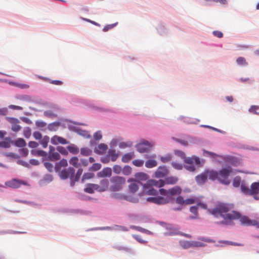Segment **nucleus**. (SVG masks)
<instances>
[{"instance_id": "obj_1", "label": "nucleus", "mask_w": 259, "mask_h": 259, "mask_svg": "<svg viewBox=\"0 0 259 259\" xmlns=\"http://www.w3.org/2000/svg\"><path fill=\"white\" fill-rule=\"evenodd\" d=\"M233 205L223 204L218 207L208 210V211L216 217H222L224 221L220 222L223 225H231L232 221L235 220H239L241 224L245 226H258V222L255 220L250 219L247 216H241V214L236 211L232 210Z\"/></svg>"}, {"instance_id": "obj_2", "label": "nucleus", "mask_w": 259, "mask_h": 259, "mask_svg": "<svg viewBox=\"0 0 259 259\" xmlns=\"http://www.w3.org/2000/svg\"><path fill=\"white\" fill-rule=\"evenodd\" d=\"M178 181V178L177 177L170 176L166 177L164 180H159L156 181L155 180H149L147 181L146 184L143 186L144 189L148 188V187L156 186L158 188H161L164 186L165 184L174 185ZM145 191V190H144Z\"/></svg>"}, {"instance_id": "obj_3", "label": "nucleus", "mask_w": 259, "mask_h": 259, "mask_svg": "<svg viewBox=\"0 0 259 259\" xmlns=\"http://www.w3.org/2000/svg\"><path fill=\"white\" fill-rule=\"evenodd\" d=\"M232 173L233 169L231 166L223 168L219 171L218 181L223 184L228 185L231 182L229 177Z\"/></svg>"}, {"instance_id": "obj_4", "label": "nucleus", "mask_w": 259, "mask_h": 259, "mask_svg": "<svg viewBox=\"0 0 259 259\" xmlns=\"http://www.w3.org/2000/svg\"><path fill=\"white\" fill-rule=\"evenodd\" d=\"M148 202L158 205H164L173 201L172 197H164L162 196L150 197L146 199Z\"/></svg>"}, {"instance_id": "obj_5", "label": "nucleus", "mask_w": 259, "mask_h": 259, "mask_svg": "<svg viewBox=\"0 0 259 259\" xmlns=\"http://www.w3.org/2000/svg\"><path fill=\"white\" fill-rule=\"evenodd\" d=\"M112 183L111 189L113 191H118L121 189L123 185L125 183L124 178L119 176L113 177L111 179Z\"/></svg>"}, {"instance_id": "obj_6", "label": "nucleus", "mask_w": 259, "mask_h": 259, "mask_svg": "<svg viewBox=\"0 0 259 259\" xmlns=\"http://www.w3.org/2000/svg\"><path fill=\"white\" fill-rule=\"evenodd\" d=\"M182 189L179 186H176L168 190H165L164 189H160L159 193L161 195L167 196L168 197V195L175 196L177 195H180L182 192Z\"/></svg>"}, {"instance_id": "obj_7", "label": "nucleus", "mask_w": 259, "mask_h": 259, "mask_svg": "<svg viewBox=\"0 0 259 259\" xmlns=\"http://www.w3.org/2000/svg\"><path fill=\"white\" fill-rule=\"evenodd\" d=\"M75 169L72 167H69L68 169H64L59 173V176L61 179L65 180L70 178L71 180V186H73L74 174Z\"/></svg>"}, {"instance_id": "obj_8", "label": "nucleus", "mask_w": 259, "mask_h": 259, "mask_svg": "<svg viewBox=\"0 0 259 259\" xmlns=\"http://www.w3.org/2000/svg\"><path fill=\"white\" fill-rule=\"evenodd\" d=\"M161 225L167 230L164 233L165 235H174L180 234L179 228L171 224L162 223Z\"/></svg>"}, {"instance_id": "obj_9", "label": "nucleus", "mask_w": 259, "mask_h": 259, "mask_svg": "<svg viewBox=\"0 0 259 259\" xmlns=\"http://www.w3.org/2000/svg\"><path fill=\"white\" fill-rule=\"evenodd\" d=\"M5 185L7 187L12 188H18L22 185L25 186L28 185L26 181L16 179H13L6 182Z\"/></svg>"}, {"instance_id": "obj_10", "label": "nucleus", "mask_w": 259, "mask_h": 259, "mask_svg": "<svg viewBox=\"0 0 259 259\" xmlns=\"http://www.w3.org/2000/svg\"><path fill=\"white\" fill-rule=\"evenodd\" d=\"M152 145L147 141H144L137 145V150L140 153H145L149 152Z\"/></svg>"}, {"instance_id": "obj_11", "label": "nucleus", "mask_w": 259, "mask_h": 259, "mask_svg": "<svg viewBox=\"0 0 259 259\" xmlns=\"http://www.w3.org/2000/svg\"><path fill=\"white\" fill-rule=\"evenodd\" d=\"M168 174V170L165 166H159L155 172V177L157 178H163Z\"/></svg>"}, {"instance_id": "obj_12", "label": "nucleus", "mask_w": 259, "mask_h": 259, "mask_svg": "<svg viewBox=\"0 0 259 259\" xmlns=\"http://www.w3.org/2000/svg\"><path fill=\"white\" fill-rule=\"evenodd\" d=\"M127 182L128 183H131L128 186L129 191L131 193H135L137 192L139 189V183L136 182V180L134 178H130L128 179Z\"/></svg>"}, {"instance_id": "obj_13", "label": "nucleus", "mask_w": 259, "mask_h": 259, "mask_svg": "<svg viewBox=\"0 0 259 259\" xmlns=\"http://www.w3.org/2000/svg\"><path fill=\"white\" fill-rule=\"evenodd\" d=\"M51 142L53 145H57L58 144H66L68 143V142L65 139L58 136H53L51 139Z\"/></svg>"}, {"instance_id": "obj_14", "label": "nucleus", "mask_w": 259, "mask_h": 259, "mask_svg": "<svg viewBox=\"0 0 259 259\" xmlns=\"http://www.w3.org/2000/svg\"><path fill=\"white\" fill-rule=\"evenodd\" d=\"M149 178V176L147 174L142 172H139L135 174V180H136V182L139 183H141L142 181H146Z\"/></svg>"}, {"instance_id": "obj_15", "label": "nucleus", "mask_w": 259, "mask_h": 259, "mask_svg": "<svg viewBox=\"0 0 259 259\" xmlns=\"http://www.w3.org/2000/svg\"><path fill=\"white\" fill-rule=\"evenodd\" d=\"M185 200L184 197L182 196H178L175 199V202L177 204L180 205V206L178 207H174L172 208V210L174 211H179L182 210V206L185 205Z\"/></svg>"}, {"instance_id": "obj_16", "label": "nucleus", "mask_w": 259, "mask_h": 259, "mask_svg": "<svg viewBox=\"0 0 259 259\" xmlns=\"http://www.w3.org/2000/svg\"><path fill=\"white\" fill-rule=\"evenodd\" d=\"M112 175V169L110 167L104 168L101 171L97 174L98 177L105 178L110 177Z\"/></svg>"}, {"instance_id": "obj_17", "label": "nucleus", "mask_w": 259, "mask_h": 259, "mask_svg": "<svg viewBox=\"0 0 259 259\" xmlns=\"http://www.w3.org/2000/svg\"><path fill=\"white\" fill-rule=\"evenodd\" d=\"M207 176L206 172L197 176L196 177V181L197 183L199 185H202L205 183L207 180Z\"/></svg>"}, {"instance_id": "obj_18", "label": "nucleus", "mask_w": 259, "mask_h": 259, "mask_svg": "<svg viewBox=\"0 0 259 259\" xmlns=\"http://www.w3.org/2000/svg\"><path fill=\"white\" fill-rule=\"evenodd\" d=\"M206 174L209 179L211 180H218L219 172L214 170H207Z\"/></svg>"}, {"instance_id": "obj_19", "label": "nucleus", "mask_w": 259, "mask_h": 259, "mask_svg": "<svg viewBox=\"0 0 259 259\" xmlns=\"http://www.w3.org/2000/svg\"><path fill=\"white\" fill-rule=\"evenodd\" d=\"M251 195H253L259 192V182L253 183L250 186Z\"/></svg>"}, {"instance_id": "obj_20", "label": "nucleus", "mask_w": 259, "mask_h": 259, "mask_svg": "<svg viewBox=\"0 0 259 259\" xmlns=\"http://www.w3.org/2000/svg\"><path fill=\"white\" fill-rule=\"evenodd\" d=\"M135 157L134 152H130L125 154L122 157V161L124 162H128L132 159Z\"/></svg>"}, {"instance_id": "obj_21", "label": "nucleus", "mask_w": 259, "mask_h": 259, "mask_svg": "<svg viewBox=\"0 0 259 259\" xmlns=\"http://www.w3.org/2000/svg\"><path fill=\"white\" fill-rule=\"evenodd\" d=\"M67 165V160L65 159H62L56 164L55 169L56 171H58L61 167H66Z\"/></svg>"}, {"instance_id": "obj_22", "label": "nucleus", "mask_w": 259, "mask_h": 259, "mask_svg": "<svg viewBox=\"0 0 259 259\" xmlns=\"http://www.w3.org/2000/svg\"><path fill=\"white\" fill-rule=\"evenodd\" d=\"M100 187L102 189L101 191L104 192L106 191L108 188L109 181L107 179H103L100 181Z\"/></svg>"}, {"instance_id": "obj_23", "label": "nucleus", "mask_w": 259, "mask_h": 259, "mask_svg": "<svg viewBox=\"0 0 259 259\" xmlns=\"http://www.w3.org/2000/svg\"><path fill=\"white\" fill-rule=\"evenodd\" d=\"M11 139L7 138L4 141L0 142V147L5 148H9L11 146Z\"/></svg>"}, {"instance_id": "obj_24", "label": "nucleus", "mask_w": 259, "mask_h": 259, "mask_svg": "<svg viewBox=\"0 0 259 259\" xmlns=\"http://www.w3.org/2000/svg\"><path fill=\"white\" fill-rule=\"evenodd\" d=\"M69 163L71 165L77 168L80 165V164L79 163V159L76 156L72 157L69 160Z\"/></svg>"}, {"instance_id": "obj_25", "label": "nucleus", "mask_w": 259, "mask_h": 259, "mask_svg": "<svg viewBox=\"0 0 259 259\" xmlns=\"http://www.w3.org/2000/svg\"><path fill=\"white\" fill-rule=\"evenodd\" d=\"M157 163L156 160L153 159H149L145 162V166L147 168H152L156 166Z\"/></svg>"}, {"instance_id": "obj_26", "label": "nucleus", "mask_w": 259, "mask_h": 259, "mask_svg": "<svg viewBox=\"0 0 259 259\" xmlns=\"http://www.w3.org/2000/svg\"><path fill=\"white\" fill-rule=\"evenodd\" d=\"M180 245L184 249H187L192 247V241H180Z\"/></svg>"}, {"instance_id": "obj_27", "label": "nucleus", "mask_w": 259, "mask_h": 259, "mask_svg": "<svg viewBox=\"0 0 259 259\" xmlns=\"http://www.w3.org/2000/svg\"><path fill=\"white\" fill-rule=\"evenodd\" d=\"M241 190L245 195H251V189L248 186L242 184L241 185Z\"/></svg>"}, {"instance_id": "obj_28", "label": "nucleus", "mask_w": 259, "mask_h": 259, "mask_svg": "<svg viewBox=\"0 0 259 259\" xmlns=\"http://www.w3.org/2000/svg\"><path fill=\"white\" fill-rule=\"evenodd\" d=\"M197 206H192L190 208V211L191 213L194 214V216H191L190 218L192 219L198 218Z\"/></svg>"}, {"instance_id": "obj_29", "label": "nucleus", "mask_w": 259, "mask_h": 259, "mask_svg": "<svg viewBox=\"0 0 259 259\" xmlns=\"http://www.w3.org/2000/svg\"><path fill=\"white\" fill-rule=\"evenodd\" d=\"M15 145L18 147H23L26 146V143L23 139L19 138L15 141Z\"/></svg>"}, {"instance_id": "obj_30", "label": "nucleus", "mask_w": 259, "mask_h": 259, "mask_svg": "<svg viewBox=\"0 0 259 259\" xmlns=\"http://www.w3.org/2000/svg\"><path fill=\"white\" fill-rule=\"evenodd\" d=\"M108 149V146L105 144H100L97 147L99 153H103Z\"/></svg>"}, {"instance_id": "obj_31", "label": "nucleus", "mask_w": 259, "mask_h": 259, "mask_svg": "<svg viewBox=\"0 0 259 259\" xmlns=\"http://www.w3.org/2000/svg\"><path fill=\"white\" fill-rule=\"evenodd\" d=\"M92 150L88 148H83L80 149V154L85 156H88L92 154Z\"/></svg>"}, {"instance_id": "obj_32", "label": "nucleus", "mask_w": 259, "mask_h": 259, "mask_svg": "<svg viewBox=\"0 0 259 259\" xmlns=\"http://www.w3.org/2000/svg\"><path fill=\"white\" fill-rule=\"evenodd\" d=\"M50 138L48 136H45L40 141V144L42 145L43 148H45L48 146V144L49 142Z\"/></svg>"}, {"instance_id": "obj_33", "label": "nucleus", "mask_w": 259, "mask_h": 259, "mask_svg": "<svg viewBox=\"0 0 259 259\" xmlns=\"http://www.w3.org/2000/svg\"><path fill=\"white\" fill-rule=\"evenodd\" d=\"M172 159V157L171 155L170 154H166L164 156H162L160 157V160L163 163H166L168 162Z\"/></svg>"}, {"instance_id": "obj_34", "label": "nucleus", "mask_w": 259, "mask_h": 259, "mask_svg": "<svg viewBox=\"0 0 259 259\" xmlns=\"http://www.w3.org/2000/svg\"><path fill=\"white\" fill-rule=\"evenodd\" d=\"M92 185L93 184H87L86 187L84 189V191L90 194L93 193L94 192V188H93V186Z\"/></svg>"}, {"instance_id": "obj_35", "label": "nucleus", "mask_w": 259, "mask_h": 259, "mask_svg": "<svg viewBox=\"0 0 259 259\" xmlns=\"http://www.w3.org/2000/svg\"><path fill=\"white\" fill-rule=\"evenodd\" d=\"M94 176H95L94 174L92 172L84 173L82 176L81 181H82V182H83L84 181H85L86 180H89V179L94 178Z\"/></svg>"}, {"instance_id": "obj_36", "label": "nucleus", "mask_w": 259, "mask_h": 259, "mask_svg": "<svg viewBox=\"0 0 259 259\" xmlns=\"http://www.w3.org/2000/svg\"><path fill=\"white\" fill-rule=\"evenodd\" d=\"M67 148L70 153L73 154H77L79 151L78 149L74 146H68Z\"/></svg>"}, {"instance_id": "obj_37", "label": "nucleus", "mask_w": 259, "mask_h": 259, "mask_svg": "<svg viewBox=\"0 0 259 259\" xmlns=\"http://www.w3.org/2000/svg\"><path fill=\"white\" fill-rule=\"evenodd\" d=\"M101 168V164L99 163H94L91 167H90L89 170L91 171H97Z\"/></svg>"}, {"instance_id": "obj_38", "label": "nucleus", "mask_w": 259, "mask_h": 259, "mask_svg": "<svg viewBox=\"0 0 259 259\" xmlns=\"http://www.w3.org/2000/svg\"><path fill=\"white\" fill-rule=\"evenodd\" d=\"M205 246V244L200 241H192V247H204Z\"/></svg>"}, {"instance_id": "obj_39", "label": "nucleus", "mask_w": 259, "mask_h": 259, "mask_svg": "<svg viewBox=\"0 0 259 259\" xmlns=\"http://www.w3.org/2000/svg\"><path fill=\"white\" fill-rule=\"evenodd\" d=\"M50 158L52 160H57L60 158V155L58 152H53L50 154Z\"/></svg>"}, {"instance_id": "obj_40", "label": "nucleus", "mask_w": 259, "mask_h": 259, "mask_svg": "<svg viewBox=\"0 0 259 259\" xmlns=\"http://www.w3.org/2000/svg\"><path fill=\"white\" fill-rule=\"evenodd\" d=\"M249 111L254 114H259V106L252 105L249 108Z\"/></svg>"}, {"instance_id": "obj_41", "label": "nucleus", "mask_w": 259, "mask_h": 259, "mask_svg": "<svg viewBox=\"0 0 259 259\" xmlns=\"http://www.w3.org/2000/svg\"><path fill=\"white\" fill-rule=\"evenodd\" d=\"M82 171H83V170L81 168H79L77 170V172L75 175V176L74 177L73 184L75 182H77L79 180L81 175L82 174Z\"/></svg>"}, {"instance_id": "obj_42", "label": "nucleus", "mask_w": 259, "mask_h": 259, "mask_svg": "<svg viewBox=\"0 0 259 259\" xmlns=\"http://www.w3.org/2000/svg\"><path fill=\"white\" fill-rule=\"evenodd\" d=\"M197 202V199L195 198H189L185 200V205L192 204Z\"/></svg>"}, {"instance_id": "obj_43", "label": "nucleus", "mask_w": 259, "mask_h": 259, "mask_svg": "<svg viewBox=\"0 0 259 259\" xmlns=\"http://www.w3.org/2000/svg\"><path fill=\"white\" fill-rule=\"evenodd\" d=\"M109 155L110 156L111 159L112 161H115L117 159L118 154L115 153V151L113 150H110L109 151Z\"/></svg>"}, {"instance_id": "obj_44", "label": "nucleus", "mask_w": 259, "mask_h": 259, "mask_svg": "<svg viewBox=\"0 0 259 259\" xmlns=\"http://www.w3.org/2000/svg\"><path fill=\"white\" fill-rule=\"evenodd\" d=\"M132 171V168L128 165L125 166L122 169V173L124 175H129Z\"/></svg>"}, {"instance_id": "obj_45", "label": "nucleus", "mask_w": 259, "mask_h": 259, "mask_svg": "<svg viewBox=\"0 0 259 259\" xmlns=\"http://www.w3.org/2000/svg\"><path fill=\"white\" fill-rule=\"evenodd\" d=\"M172 166L176 169L181 170L183 168V166L182 164L176 162L171 163Z\"/></svg>"}, {"instance_id": "obj_46", "label": "nucleus", "mask_w": 259, "mask_h": 259, "mask_svg": "<svg viewBox=\"0 0 259 259\" xmlns=\"http://www.w3.org/2000/svg\"><path fill=\"white\" fill-rule=\"evenodd\" d=\"M45 167L50 171L52 172L53 170V165L49 162H45L44 163Z\"/></svg>"}, {"instance_id": "obj_47", "label": "nucleus", "mask_w": 259, "mask_h": 259, "mask_svg": "<svg viewBox=\"0 0 259 259\" xmlns=\"http://www.w3.org/2000/svg\"><path fill=\"white\" fill-rule=\"evenodd\" d=\"M113 172L116 174H119L122 171V168L120 165H115L113 167Z\"/></svg>"}, {"instance_id": "obj_48", "label": "nucleus", "mask_w": 259, "mask_h": 259, "mask_svg": "<svg viewBox=\"0 0 259 259\" xmlns=\"http://www.w3.org/2000/svg\"><path fill=\"white\" fill-rule=\"evenodd\" d=\"M133 164L138 167L142 166L144 164V161L140 159H136L133 161Z\"/></svg>"}, {"instance_id": "obj_49", "label": "nucleus", "mask_w": 259, "mask_h": 259, "mask_svg": "<svg viewBox=\"0 0 259 259\" xmlns=\"http://www.w3.org/2000/svg\"><path fill=\"white\" fill-rule=\"evenodd\" d=\"M57 150H58V151H59L60 153H61L63 155H67L68 154L67 151L63 147L58 146L57 147Z\"/></svg>"}, {"instance_id": "obj_50", "label": "nucleus", "mask_w": 259, "mask_h": 259, "mask_svg": "<svg viewBox=\"0 0 259 259\" xmlns=\"http://www.w3.org/2000/svg\"><path fill=\"white\" fill-rule=\"evenodd\" d=\"M240 185V179L239 177L234 178L233 181V185L234 187H238Z\"/></svg>"}, {"instance_id": "obj_51", "label": "nucleus", "mask_w": 259, "mask_h": 259, "mask_svg": "<svg viewBox=\"0 0 259 259\" xmlns=\"http://www.w3.org/2000/svg\"><path fill=\"white\" fill-rule=\"evenodd\" d=\"M236 61L239 65H245L247 64L246 60L243 57H239Z\"/></svg>"}, {"instance_id": "obj_52", "label": "nucleus", "mask_w": 259, "mask_h": 259, "mask_svg": "<svg viewBox=\"0 0 259 259\" xmlns=\"http://www.w3.org/2000/svg\"><path fill=\"white\" fill-rule=\"evenodd\" d=\"M146 193L149 195H157L158 194L157 190L154 189L153 188L150 189L146 192Z\"/></svg>"}, {"instance_id": "obj_53", "label": "nucleus", "mask_w": 259, "mask_h": 259, "mask_svg": "<svg viewBox=\"0 0 259 259\" xmlns=\"http://www.w3.org/2000/svg\"><path fill=\"white\" fill-rule=\"evenodd\" d=\"M21 129V126L18 123H15L12 125V130L15 132H17Z\"/></svg>"}, {"instance_id": "obj_54", "label": "nucleus", "mask_w": 259, "mask_h": 259, "mask_svg": "<svg viewBox=\"0 0 259 259\" xmlns=\"http://www.w3.org/2000/svg\"><path fill=\"white\" fill-rule=\"evenodd\" d=\"M78 133L87 138H90L91 137V136L88 134V133L85 131H78Z\"/></svg>"}, {"instance_id": "obj_55", "label": "nucleus", "mask_w": 259, "mask_h": 259, "mask_svg": "<svg viewBox=\"0 0 259 259\" xmlns=\"http://www.w3.org/2000/svg\"><path fill=\"white\" fill-rule=\"evenodd\" d=\"M184 159V162L188 164H192L194 163V158L193 157H186L185 156V158H183Z\"/></svg>"}, {"instance_id": "obj_56", "label": "nucleus", "mask_w": 259, "mask_h": 259, "mask_svg": "<svg viewBox=\"0 0 259 259\" xmlns=\"http://www.w3.org/2000/svg\"><path fill=\"white\" fill-rule=\"evenodd\" d=\"M33 136L36 140H40L42 138V135L39 132H34L33 134Z\"/></svg>"}, {"instance_id": "obj_57", "label": "nucleus", "mask_w": 259, "mask_h": 259, "mask_svg": "<svg viewBox=\"0 0 259 259\" xmlns=\"http://www.w3.org/2000/svg\"><path fill=\"white\" fill-rule=\"evenodd\" d=\"M102 137V136L100 131L97 132L94 135V138L96 140H99L101 139Z\"/></svg>"}, {"instance_id": "obj_58", "label": "nucleus", "mask_w": 259, "mask_h": 259, "mask_svg": "<svg viewBox=\"0 0 259 259\" xmlns=\"http://www.w3.org/2000/svg\"><path fill=\"white\" fill-rule=\"evenodd\" d=\"M212 33L215 36L218 38H222L223 36V33L220 31H213Z\"/></svg>"}, {"instance_id": "obj_59", "label": "nucleus", "mask_w": 259, "mask_h": 259, "mask_svg": "<svg viewBox=\"0 0 259 259\" xmlns=\"http://www.w3.org/2000/svg\"><path fill=\"white\" fill-rule=\"evenodd\" d=\"M24 137L26 138H29L31 136V131L29 128L25 130L24 132Z\"/></svg>"}, {"instance_id": "obj_60", "label": "nucleus", "mask_w": 259, "mask_h": 259, "mask_svg": "<svg viewBox=\"0 0 259 259\" xmlns=\"http://www.w3.org/2000/svg\"><path fill=\"white\" fill-rule=\"evenodd\" d=\"M28 146L31 148H36L38 146V144L34 141H30L28 143Z\"/></svg>"}, {"instance_id": "obj_61", "label": "nucleus", "mask_w": 259, "mask_h": 259, "mask_svg": "<svg viewBox=\"0 0 259 259\" xmlns=\"http://www.w3.org/2000/svg\"><path fill=\"white\" fill-rule=\"evenodd\" d=\"M175 153L176 154L178 155V156H180L182 159L185 158V153L181 151L180 150H176L175 151Z\"/></svg>"}, {"instance_id": "obj_62", "label": "nucleus", "mask_w": 259, "mask_h": 259, "mask_svg": "<svg viewBox=\"0 0 259 259\" xmlns=\"http://www.w3.org/2000/svg\"><path fill=\"white\" fill-rule=\"evenodd\" d=\"M16 85L21 89H28L29 88L28 84L24 83H17Z\"/></svg>"}, {"instance_id": "obj_63", "label": "nucleus", "mask_w": 259, "mask_h": 259, "mask_svg": "<svg viewBox=\"0 0 259 259\" xmlns=\"http://www.w3.org/2000/svg\"><path fill=\"white\" fill-rule=\"evenodd\" d=\"M9 121L11 123L12 125L19 122L18 119L13 117L9 118Z\"/></svg>"}, {"instance_id": "obj_64", "label": "nucleus", "mask_w": 259, "mask_h": 259, "mask_svg": "<svg viewBox=\"0 0 259 259\" xmlns=\"http://www.w3.org/2000/svg\"><path fill=\"white\" fill-rule=\"evenodd\" d=\"M20 154L23 156H26L28 153V150L26 148H23L20 150Z\"/></svg>"}]
</instances>
